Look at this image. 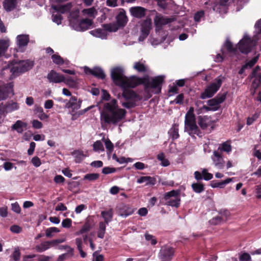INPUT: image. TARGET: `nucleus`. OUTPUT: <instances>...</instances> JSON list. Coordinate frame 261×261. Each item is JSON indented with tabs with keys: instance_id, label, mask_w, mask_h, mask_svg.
<instances>
[{
	"instance_id": "nucleus-28",
	"label": "nucleus",
	"mask_w": 261,
	"mask_h": 261,
	"mask_svg": "<svg viewBox=\"0 0 261 261\" xmlns=\"http://www.w3.org/2000/svg\"><path fill=\"white\" fill-rule=\"evenodd\" d=\"M193 191L196 193H201L204 191V185L200 181L193 183L191 185Z\"/></svg>"
},
{
	"instance_id": "nucleus-21",
	"label": "nucleus",
	"mask_w": 261,
	"mask_h": 261,
	"mask_svg": "<svg viewBox=\"0 0 261 261\" xmlns=\"http://www.w3.org/2000/svg\"><path fill=\"white\" fill-rule=\"evenodd\" d=\"M174 18L168 17H158L156 16L154 19V23L156 26H162L173 22Z\"/></svg>"
},
{
	"instance_id": "nucleus-55",
	"label": "nucleus",
	"mask_w": 261,
	"mask_h": 261,
	"mask_svg": "<svg viewBox=\"0 0 261 261\" xmlns=\"http://www.w3.org/2000/svg\"><path fill=\"white\" fill-rule=\"evenodd\" d=\"M117 169H116L114 167H105L102 169V173L104 174H108L116 172Z\"/></svg>"
},
{
	"instance_id": "nucleus-3",
	"label": "nucleus",
	"mask_w": 261,
	"mask_h": 261,
	"mask_svg": "<svg viewBox=\"0 0 261 261\" xmlns=\"http://www.w3.org/2000/svg\"><path fill=\"white\" fill-rule=\"evenodd\" d=\"M33 66L34 62L29 60H20L18 62L14 60L9 62V63L3 68L2 74L9 70L11 73L10 79H13L19 74L30 70Z\"/></svg>"
},
{
	"instance_id": "nucleus-34",
	"label": "nucleus",
	"mask_w": 261,
	"mask_h": 261,
	"mask_svg": "<svg viewBox=\"0 0 261 261\" xmlns=\"http://www.w3.org/2000/svg\"><path fill=\"white\" fill-rule=\"evenodd\" d=\"M79 12L74 11L70 14L69 21L70 24L73 25L76 24L79 21Z\"/></svg>"
},
{
	"instance_id": "nucleus-16",
	"label": "nucleus",
	"mask_w": 261,
	"mask_h": 261,
	"mask_svg": "<svg viewBox=\"0 0 261 261\" xmlns=\"http://www.w3.org/2000/svg\"><path fill=\"white\" fill-rule=\"evenodd\" d=\"M215 166L219 169L224 167L225 162L221 153L217 151H214V157L212 158Z\"/></svg>"
},
{
	"instance_id": "nucleus-17",
	"label": "nucleus",
	"mask_w": 261,
	"mask_h": 261,
	"mask_svg": "<svg viewBox=\"0 0 261 261\" xmlns=\"http://www.w3.org/2000/svg\"><path fill=\"white\" fill-rule=\"evenodd\" d=\"M13 87L12 83L0 87V100L5 99L8 97L10 92L13 91Z\"/></svg>"
},
{
	"instance_id": "nucleus-56",
	"label": "nucleus",
	"mask_w": 261,
	"mask_h": 261,
	"mask_svg": "<svg viewBox=\"0 0 261 261\" xmlns=\"http://www.w3.org/2000/svg\"><path fill=\"white\" fill-rule=\"evenodd\" d=\"M145 238L147 241H150V243L152 245H155L157 243V241L156 239L154 236H153L151 234L146 233L145 234Z\"/></svg>"
},
{
	"instance_id": "nucleus-18",
	"label": "nucleus",
	"mask_w": 261,
	"mask_h": 261,
	"mask_svg": "<svg viewBox=\"0 0 261 261\" xmlns=\"http://www.w3.org/2000/svg\"><path fill=\"white\" fill-rule=\"evenodd\" d=\"M82 101L80 99L77 101V98L75 96H72L69 101L66 104V107L72 109V111L74 112L81 108Z\"/></svg>"
},
{
	"instance_id": "nucleus-42",
	"label": "nucleus",
	"mask_w": 261,
	"mask_h": 261,
	"mask_svg": "<svg viewBox=\"0 0 261 261\" xmlns=\"http://www.w3.org/2000/svg\"><path fill=\"white\" fill-rule=\"evenodd\" d=\"M225 46L227 51L229 53L236 54L237 51V48L234 47L232 43L228 40H226Z\"/></svg>"
},
{
	"instance_id": "nucleus-63",
	"label": "nucleus",
	"mask_w": 261,
	"mask_h": 261,
	"mask_svg": "<svg viewBox=\"0 0 261 261\" xmlns=\"http://www.w3.org/2000/svg\"><path fill=\"white\" fill-rule=\"evenodd\" d=\"M14 260L18 261L20 258V252L18 248L15 249L12 254Z\"/></svg>"
},
{
	"instance_id": "nucleus-27",
	"label": "nucleus",
	"mask_w": 261,
	"mask_h": 261,
	"mask_svg": "<svg viewBox=\"0 0 261 261\" xmlns=\"http://www.w3.org/2000/svg\"><path fill=\"white\" fill-rule=\"evenodd\" d=\"M101 215L104 219L103 223H105L108 225L109 222L112 221L113 218L112 210L111 209L108 211H102L101 212Z\"/></svg>"
},
{
	"instance_id": "nucleus-38",
	"label": "nucleus",
	"mask_w": 261,
	"mask_h": 261,
	"mask_svg": "<svg viewBox=\"0 0 261 261\" xmlns=\"http://www.w3.org/2000/svg\"><path fill=\"white\" fill-rule=\"evenodd\" d=\"M47 241L42 242L40 244L36 246L35 249L38 252H43L49 249Z\"/></svg>"
},
{
	"instance_id": "nucleus-48",
	"label": "nucleus",
	"mask_w": 261,
	"mask_h": 261,
	"mask_svg": "<svg viewBox=\"0 0 261 261\" xmlns=\"http://www.w3.org/2000/svg\"><path fill=\"white\" fill-rule=\"evenodd\" d=\"M260 113L256 111L252 117H249L247 119L246 124L248 125H251L259 116Z\"/></svg>"
},
{
	"instance_id": "nucleus-26",
	"label": "nucleus",
	"mask_w": 261,
	"mask_h": 261,
	"mask_svg": "<svg viewBox=\"0 0 261 261\" xmlns=\"http://www.w3.org/2000/svg\"><path fill=\"white\" fill-rule=\"evenodd\" d=\"M16 0H5L3 3L4 8L7 12L13 10L16 8Z\"/></svg>"
},
{
	"instance_id": "nucleus-6",
	"label": "nucleus",
	"mask_w": 261,
	"mask_h": 261,
	"mask_svg": "<svg viewBox=\"0 0 261 261\" xmlns=\"http://www.w3.org/2000/svg\"><path fill=\"white\" fill-rule=\"evenodd\" d=\"M164 199L166 205L175 207L180 206V198L179 192L177 190H173L166 193L164 195Z\"/></svg>"
},
{
	"instance_id": "nucleus-47",
	"label": "nucleus",
	"mask_w": 261,
	"mask_h": 261,
	"mask_svg": "<svg viewBox=\"0 0 261 261\" xmlns=\"http://www.w3.org/2000/svg\"><path fill=\"white\" fill-rule=\"evenodd\" d=\"M63 82L71 88H75L77 86L76 81L73 79L71 77H68L66 79L65 78V81Z\"/></svg>"
},
{
	"instance_id": "nucleus-52",
	"label": "nucleus",
	"mask_w": 261,
	"mask_h": 261,
	"mask_svg": "<svg viewBox=\"0 0 261 261\" xmlns=\"http://www.w3.org/2000/svg\"><path fill=\"white\" fill-rule=\"evenodd\" d=\"M227 92H224L223 93H219L214 98L217 101L219 105L222 103L226 99V96Z\"/></svg>"
},
{
	"instance_id": "nucleus-22",
	"label": "nucleus",
	"mask_w": 261,
	"mask_h": 261,
	"mask_svg": "<svg viewBox=\"0 0 261 261\" xmlns=\"http://www.w3.org/2000/svg\"><path fill=\"white\" fill-rule=\"evenodd\" d=\"M29 41V35H19L17 37V45L19 48L27 46Z\"/></svg>"
},
{
	"instance_id": "nucleus-10",
	"label": "nucleus",
	"mask_w": 261,
	"mask_h": 261,
	"mask_svg": "<svg viewBox=\"0 0 261 261\" xmlns=\"http://www.w3.org/2000/svg\"><path fill=\"white\" fill-rule=\"evenodd\" d=\"M84 71L86 74L92 75L99 79L103 80L106 77L105 72L101 68L98 67H95L93 69H91L87 66H85Z\"/></svg>"
},
{
	"instance_id": "nucleus-60",
	"label": "nucleus",
	"mask_w": 261,
	"mask_h": 261,
	"mask_svg": "<svg viewBox=\"0 0 261 261\" xmlns=\"http://www.w3.org/2000/svg\"><path fill=\"white\" fill-rule=\"evenodd\" d=\"M204 12L203 11L201 10L200 11L197 12L194 16V20L196 22H199L200 21L201 18L204 16Z\"/></svg>"
},
{
	"instance_id": "nucleus-23",
	"label": "nucleus",
	"mask_w": 261,
	"mask_h": 261,
	"mask_svg": "<svg viewBox=\"0 0 261 261\" xmlns=\"http://www.w3.org/2000/svg\"><path fill=\"white\" fill-rule=\"evenodd\" d=\"M27 126V123L23 122L21 120H17L12 125L11 128L13 130H16L18 133L21 134L23 132V128H26Z\"/></svg>"
},
{
	"instance_id": "nucleus-43",
	"label": "nucleus",
	"mask_w": 261,
	"mask_h": 261,
	"mask_svg": "<svg viewBox=\"0 0 261 261\" xmlns=\"http://www.w3.org/2000/svg\"><path fill=\"white\" fill-rule=\"evenodd\" d=\"M48 243L49 248L53 247H55L58 246L59 244L62 243L65 241V239H58L53 240L51 241H47Z\"/></svg>"
},
{
	"instance_id": "nucleus-51",
	"label": "nucleus",
	"mask_w": 261,
	"mask_h": 261,
	"mask_svg": "<svg viewBox=\"0 0 261 261\" xmlns=\"http://www.w3.org/2000/svg\"><path fill=\"white\" fill-rule=\"evenodd\" d=\"M123 211L122 212L121 215L122 216H128L134 213V210L132 207L127 206H124L123 208Z\"/></svg>"
},
{
	"instance_id": "nucleus-14",
	"label": "nucleus",
	"mask_w": 261,
	"mask_h": 261,
	"mask_svg": "<svg viewBox=\"0 0 261 261\" xmlns=\"http://www.w3.org/2000/svg\"><path fill=\"white\" fill-rule=\"evenodd\" d=\"M47 78L50 83H60L65 81L64 76L60 74L54 70H51L48 73Z\"/></svg>"
},
{
	"instance_id": "nucleus-4",
	"label": "nucleus",
	"mask_w": 261,
	"mask_h": 261,
	"mask_svg": "<svg viewBox=\"0 0 261 261\" xmlns=\"http://www.w3.org/2000/svg\"><path fill=\"white\" fill-rule=\"evenodd\" d=\"M115 22L102 24L104 30L109 32H115L119 29H123L128 22V17L126 11L123 8H118L115 10Z\"/></svg>"
},
{
	"instance_id": "nucleus-62",
	"label": "nucleus",
	"mask_w": 261,
	"mask_h": 261,
	"mask_svg": "<svg viewBox=\"0 0 261 261\" xmlns=\"http://www.w3.org/2000/svg\"><path fill=\"white\" fill-rule=\"evenodd\" d=\"M11 208L13 212L17 214H19L21 212V207L17 202L11 204Z\"/></svg>"
},
{
	"instance_id": "nucleus-40",
	"label": "nucleus",
	"mask_w": 261,
	"mask_h": 261,
	"mask_svg": "<svg viewBox=\"0 0 261 261\" xmlns=\"http://www.w3.org/2000/svg\"><path fill=\"white\" fill-rule=\"evenodd\" d=\"M157 159L161 162V165L164 167H167L170 165V162L168 159L165 158V154L163 152L157 155Z\"/></svg>"
},
{
	"instance_id": "nucleus-32",
	"label": "nucleus",
	"mask_w": 261,
	"mask_h": 261,
	"mask_svg": "<svg viewBox=\"0 0 261 261\" xmlns=\"http://www.w3.org/2000/svg\"><path fill=\"white\" fill-rule=\"evenodd\" d=\"M91 228V224L90 223L89 220H87L81 229L79 231L76 232L75 234L76 236H79L80 234H84L90 231Z\"/></svg>"
},
{
	"instance_id": "nucleus-1",
	"label": "nucleus",
	"mask_w": 261,
	"mask_h": 261,
	"mask_svg": "<svg viewBox=\"0 0 261 261\" xmlns=\"http://www.w3.org/2000/svg\"><path fill=\"white\" fill-rule=\"evenodd\" d=\"M111 76L114 83L121 88L125 87L135 88L140 85H143L144 92L148 98L152 96L150 91V89L153 90L154 94H159L161 92L165 78L163 75H158L153 77H149L148 75H146L142 77L132 76L128 79L124 74L123 69L120 67L113 68L111 70Z\"/></svg>"
},
{
	"instance_id": "nucleus-8",
	"label": "nucleus",
	"mask_w": 261,
	"mask_h": 261,
	"mask_svg": "<svg viewBox=\"0 0 261 261\" xmlns=\"http://www.w3.org/2000/svg\"><path fill=\"white\" fill-rule=\"evenodd\" d=\"M175 250L174 248L165 245L163 246L159 252V257L161 261H171L172 259Z\"/></svg>"
},
{
	"instance_id": "nucleus-49",
	"label": "nucleus",
	"mask_w": 261,
	"mask_h": 261,
	"mask_svg": "<svg viewBox=\"0 0 261 261\" xmlns=\"http://www.w3.org/2000/svg\"><path fill=\"white\" fill-rule=\"evenodd\" d=\"M184 100V95L183 93H180L176 96V98L174 100L171 101L170 102V104L172 105L175 103L176 104L183 105Z\"/></svg>"
},
{
	"instance_id": "nucleus-37",
	"label": "nucleus",
	"mask_w": 261,
	"mask_h": 261,
	"mask_svg": "<svg viewBox=\"0 0 261 261\" xmlns=\"http://www.w3.org/2000/svg\"><path fill=\"white\" fill-rule=\"evenodd\" d=\"M133 67L138 72L141 73L146 72L147 70L146 66L140 62H135Z\"/></svg>"
},
{
	"instance_id": "nucleus-30",
	"label": "nucleus",
	"mask_w": 261,
	"mask_h": 261,
	"mask_svg": "<svg viewBox=\"0 0 261 261\" xmlns=\"http://www.w3.org/2000/svg\"><path fill=\"white\" fill-rule=\"evenodd\" d=\"M194 108L192 107H190L186 114L185 123L196 121L195 115L194 113Z\"/></svg>"
},
{
	"instance_id": "nucleus-24",
	"label": "nucleus",
	"mask_w": 261,
	"mask_h": 261,
	"mask_svg": "<svg viewBox=\"0 0 261 261\" xmlns=\"http://www.w3.org/2000/svg\"><path fill=\"white\" fill-rule=\"evenodd\" d=\"M72 7L71 3H68L63 5H56L53 7V9L57 12L64 14L69 12Z\"/></svg>"
},
{
	"instance_id": "nucleus-44",
	"label": "nucleus",
	"mask_w": 261,
	"mask_h": 261,
	"mask_svg": "<svg viewBox=\"0 0 261 261\" xmlns=\"http://www.w3.org/2000/svg\"><path fill=\"white\" fill-rule=\"evenodd\" d=\"M72 154H76L75 156V162L77 163H81L84 158L85 156L83 151H74L72 152Z\"/></svg>"
},
{
	"instance_id": "nucleus-61",
	"label": "nucleus",
	"mask_w": 261,
	"mask_h": 261,
	"mask_svg": "<svg viewBox=\"0 0 261 261\" xmlns=\"http://www.w3.org/2000/svg\"><path fill=\"white\" fill-rule=\"evenodd\" d=\"M53 20L54 22L56 23L58 25L61 23L63 17L61 14H57L56 15H53Z\"/></svg>"
},
{
	"instance_id": "nucleus-25",
	"label": "nucleus",
	"mask_w": 261,
	"mask_h": 261,
	"mask_svg": "<svg viewBox=\"0 0 261 261\" xmlns=\"http://www.w3.org/2000/svg\"><path fill=\"white\" fill-rule=\"evenodd\" d=\"M10 46L9 39H0V57L4 56Z\"/></svg>"
},
{
	"instance_id": "nucleus-54",
	"label": "nucleus",
	"mask_w": 261,
	"mask_h": 261,
	"mask_svg": "<svg viewBox=\"0 0 261 261\" xmlns=\"http://www.w3.org/2000/svg\"><path fill=\"white\" fill-rule=\"evenodd\" d=\"M207 105L211 108H216L217 110L219 109V103L214 98L211 99L207 101Z\"/></svg>"
},
{
	"instance_id": "nucleus-11",
	"label": "nucleus",
	"mask_w": 261,
	"mask_h": 261,
	"mask_svg": "<svg viewBox=\"0 0 261 261\" xmlns=\"http://www.w3.org/2000/svg\"><path fill=\"white\" fill-rule=\"evenodd\" d=\"M123 92L122 93V97L126 100H135L138 101L141 100V98L137 93L134 90L130 89L132 88L129 87H125V88H122Z\"/></svg>"
},
{
	"instance_id": "nucleus-20",
	"label": "nucleus",
	"mask_w": 261,
	"mask_h": 261,
	"mask_svg": "<svg viewBox=\"0 0 261 261\" xmlns=\"http://www.w3.org/2000/svg\"><path fill=\"white\" fill-rule=\"evenodd\" d=\"M93 24V21L89 18L83 19L76 24L77 25V30L84 31L88 30L89 27Z\"/></svg>"
},
{
	"instance_id": "nucleus-5",
	"label": "nucleus",
	"mask_w": 261,
	"mask_h": 261,
	"mask_svg": "<svg viewBox=\"0 0 261 261\" xmlns=\"http://www.w3.org/2000/svg\"><path fill=\"white\" fill-rule=\"evenodd\" d=\"M222 81L220 77H217L214 82L207 86L200 94V98L205 99L212 97L221 86Z\"/></svg>"
},
{
	"instance_id": "nucleus-53",
	"label": "nucleus",
	"mask_w": 261,
	"mask_h": 261,
	"mask_svg": "<svg viewBox=\"0 0 261 261\" xmlns=\"http://www.w3.org/2000/svg\"><path fill=\"white\" fill-rule=\"evenodd\" d=\"M258 57H254L251 60L247 62L244 64V65L247 68H251L256 64L258 61Z\"/></svg>"
},
{
	"instance_id": "nucleus-35",
	"label": "nucleus",
	"mask_w": 261,
	"mask_h": 261,
	"mask_svg": "<svg viewBox=\"0 0 261 261\" xmlns=\"http://www.w3.org/2000/svg\"><path fill=\"white\" fill-rule=\"evenodd\" d=\"M74 255V249H70L67 250L66 253L60 255L57 259V261H64L65 259L72 257Z\"/></svg>"
},
{
	"instance_id": "nucleus-13",
	"label": "nucleus",
	"mask_w": 261,
	"mask_h": 261,
	"mask_svg": "<svg viewBox=\"0 0 261 261\" xmlns=\"http://www.w3.org/2000/svg\"><path fill=\"white\" fill-rule=\"evenodd\" d=\"M151 20L150 19H147L145 20L141 24V35L139 37V40H141L142 38V40L146 38L150 32V30L151 28Z\"/></svg>"
},
{
	"instance_id": "nucleus-41",
	"label": "nucleus",
	"mask_w": 261,
	"mask_h": 261,
	"mask_svg": "<svg viewBox=\"0 0 261 261\" xmlns=\"http://www.w3.org/2000/svg\"><path fill=\"white\" fill-rule=\"evenodd\" d=\"M59 232H60V230L58 228L55 227H49L45 230V236L46 237L50 238L54 236L53 233Z\"/></svg>"
},
{
	"instance_id": "nucleus-31",
	"label": "nucleus",
	"mask_w": 261,
	"mask_h": 261,
	"mask_svg": "<svg viewBox=\"0 0 261 261\" xmlns=\"http://www.w3.org/2000/svg\"><path fill=\"white\" fill-rule=\"evenodd\" d=\"M231 181V179L230 178H228L222 181L221 182H217L215 180H213L211 182V186L212 188H215L219 187L220 188H223L225 187V186L229 183Z\"/></svg>"
},
{
	"instance_id": "nucleus-2",
	"label": "nucleus",
	"mask_w": 261,
	"mask_h": 261,
	"mask_svg": "<svg viewBox=\"0 0 261 261\" xmlns=\"http://www.w3.org/2000/svg\"><path fill=\"white\" fill-rule=\"evenodd\" d=\"M104 108L105 110L100 114L102 127L103 123L116 125L125 117L126 114L125 109L119 108L117 101L115 99L106 103Z\"/></svg>"
},
{
	"instance_id": "nucleus-36",
	"label": "nucleus",
	"mask_w": 261,
	"mask_h": 261,
	"mask_svg": "<svg viewBox=\"0 0 261 261\" xmlns=\"http://www.w3.org/2000/svg\"><path fill=\"white\" fill-rule=\"evenodd\" d=\"M208 118L206 116H199L198 117V123L200 127L202 129H204L207 128L208 125L206 123Z\"/></svg>"
},
{
	"instance_id": "nucleus-46",
	"label": "nucleus",
	"mask_w": 261,
	"mask_h": 261,
	"mask_svg": "<svg viewBox=\"0 0 261 261\" xmlns=\"http://www.w3.org/2000/svg\"><path fill=\"white\" fill-rule=\"evenodd\" d=\"M93 150L94 151H104V147L103 144L100 142V141H96L95 142L93 145Z\"/></svg>"
},
{
	"instance_id": "nucleus-57",
	"label": "nucleus",
	"mask_w": 261,
	"mask_h": 261,
	"mask_svg": "<svg viewBox=\"0 0 261 261\" xmlns=\"http://www.w3.org/2000/svg\"><path fill=\"white\" fill-rule=\"evenodd\" d=\"M136 101H135V100H130V101L123 102L122 105L123 107H124L127 109L133 108H135L136 106Z\"/></svg>"
},
{
	"instance_id": "nucleus-9",
	"label": "nucleus",
	"mask_w": 261,
	"mask_h": 261,
	"mask_svg": "<svg viewBox=\"0 0 261 261\" xmlns=\"http://www.w3.org/2000/svg\"><path fill=\"white\" fill-rule=\"evenodd\" d=\"M185 129L191 137H193L194 135L201 136V132L196 124V121L185 123Z\"/></svg>"
},
{
	"instance_id": "nucleus-59",
	"label": "nucleus",
	"mask_w": 261,
	"mask_h": 261,
	"mask_svg": "<svg viewBox=\"0 0 261 261\" xmlns=\"http://www.w3.org/2000/svg\"><path fill=\"white\" fill-rule=\"evenodd\" d=\"M105 146H106V148L108 150V151L110 153H112V151H113L114 145H113V144L112 143V142L109 139H108L106 141Z\"/></svg>"
},
{
	"instance_id": "nucleus-7",
	"label": "nucleus",
	"mask_w": 261,
	"mask_h": 261,
	"mask_svg": "<svg viewBox=\"0 0 261 261\" xmlns=\"http://www.w3.org/2000/svg\"><path fill=\"white\" fill-rule=\"evenodd\" d=\"M253 46L252 40L248 36H244L239 42L238 48L242 53L247 54L251 51Z\"/></svg>"
},
{
	"instance_id": "nucleus-29",
	"label": "nucleus",
	"mask_w": 261,
	"mask_h": 261,
	"mask_svg": "<svg viewBox=\"0 0 261 261\" xmlns=\"http://www.w3.org/2000/svg\"><path fill=\"white\" fill-rule=\"evenodd\" d=\"M170 136L173 140H176L179 138L178 134V124L174 123L169 131Z\"/></svg>"
},
{
	"instance_id": "nucleus-39",
	"label": "nucleus",
	"mask_w": 261,
	"mask_h": 261,
	"mask_svg": "<svg viewBox=\"0 0 261 261\" xmlns=\"http://www.w3.org/2000/svg\"><path fill=\"white\" fill-rule=\"evenodd\" d=\"M51 59L55 64L58 65H61L64 63V59L58 54L53 55L51 56Z\"/></svg>"
},
{
	"instance_id": "nucleus-33",
	"label": "nucleus",
	"mask_w": 261,
	"mask_h": 261,
	"mask_svg": "<svg viewBox=\"0 0 261 261\" xmlns=\"http://www.w3.org/2000/svg\"><path fill=\"white\" fill-rule=\"evenodd\" d=\"M107 225V224L106 223H103L102 221L99 223L97 230V237L98 238L103 239L104 238Z\"/></svg>"
},
{
	"instance_id": "nucleus-64",
	"label": "nucleus",
	"mask_w": 261,
	"mask_h": 261,
	"mask_svg": "<svg viewBox=\"0 0 261 261\" xmlns=\"http://www.w3.org/2000/svg\"><path fill=\"white\" fill-rule=\"evenodd\" d=\"M223 220V219L220 216H216L210 220V222L213 225H218L220 224Z\"/></svg>"
},
{
	"instance_id": "nucleus-50",
	"label": "nucleus",
	"mask_w": 261,
	"mask_h": 261,
	"mask_svg": "<svg viewBox=\"0 0 261 261\" xmlns=\"http://www.w3.org/2000/svg\"><path fill=\"white\" fill-rule=\"evenodd\" d=\"M105 30H103L101 29H96L95 30L91 31V34H93V35H95L96 37H101L102 38L103 36H106V33H105Z\"/></svg>"
},
{
	"instance_id": "nucleus-19",
	"label": "nucleus",
	"mask_w": 261,
	"mask_h": 261,
	"mask_svg": "<svg viewBox=\"0 0 261 261\" xmlns=\"http://www.w3.org/2000/svg\"><path fill=\"white\" fill-rule=\"evenodd\" d=\"M137 182L138 184L146 182V186H154L156 183V179L154 177L149 176H141L137 179Z\"/></svg>"
},
{
	"instance_id": "nucleus-12",
	"label": "nucleus",
	"mask_w": 261,
	"mask_h": 261,
	"mask_svg": "<svg viewBox=\"0 0 261 261\" xmlns=\"http://www.w3.org/2000/svg\"><path fill=\"white\" fill-rule=\"evenodd\" d=\"M132 16L138 19H141L145 16L147 11V9L141 6H134L129 9Z\"/></svg>"
},
{
	"instance_id": "nucleus-58",
	"label": "nucleus",
	"mask_w": 261,
	"mask_h": 261,
	"mask_svg": "<svg viewBox=\"0 0 261 261\" xmlns=\"http://www.w3.org/2000/svg\"><path fill=\"white\" fill-rule=\"evenodd\" d=\"M72 225V220L69 218L64 219L62 222V226L64 228H70Z\"/></svg>"
},
{
	"instance_id": "nucleus-45",
	"label": "nucleus",
	"mask_w": 261,
	"mask_h": 261,
	"mask_svg": "<svg viewBox=\"0 0 261 261\" xmlns=\"http://www.w3.org/2000/svg\"><path fill=\"white\" fill-rule=\"evenodd\" d=\"M99 177L98 173H89L86 174L84 177V179L93 181L97 180Z\"/></svg>"
},
{
	"instance_id": "nucleus-15",
	"label": "nucleus",
	"mask_w": 261,
	"mask_h": 261,
	"mask_svg": "<svg viewBox=\"0 0 261 261\" xmlns=\"http://www.w3.org/2000/svg\"><path fill=\"white\" fill-rule=\"evenodd\" d=\"M194 178L197 181H201L202 179L205 180H210L213 177V174L208 172L206 169H203L201 172L196 171L194 173Z\"/></svg>"
}]
</instances>
